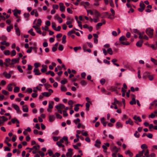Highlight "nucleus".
Segmentation results:
<instances>
[{"instance_id":"ea45409f","label":"nucleus","mask_w":157,"mask_h":157,"mask_svg":"<svg viewBox=\"0 0 157 157\" xmlns=\"http://www.w3.org/2000/svg\"><path fill=\"white\" fill-rule=\"evenodd\" d=\"M61 90L62 91L66 92L67 90V89L63 85H62L61 86Z\"/></svg>"},{"instance_id":"f03ea898","label":"nucleus","mask_w":157,"mask_h":157,"mask_svg":"<svg viewBox=\"0 0 157 157\" xmlns=\"http://www.w3.org/2000/svg\"><path fill=\"white\" fill-rule=\"evenodd\" d=\"M153 29L148 28L146 29V32L150 37H151L153 35Z\"/></svg>"},{"instance_id":"8fccbe9b","label":"nucleus","mask_w":157,"mask_h":157,"mask_svg":"<svg viewBox=\"0 0 157 157\" xmlns=\"http://www.w3.org/2000/svg\"><path fill=\"white\" fill-rule=\"evenodd\" d=\"M66 36L65 35H64L63 36V37L62 38V42L63 43H65L66 42Z\"/></svg>"},{"instance_id":"4c0bfd02","label":"nucleus","mask_w":157,"mask_h":157,"mask_svg":"<svg viewBox=\"0 0 157 157\" xmlns=\"http://www.w3.org/2000/svg\"><path fill=\"white\" fill-rule=\"evenodd\" d=\"M13 28V26L12 25H10L9 26H7V30L8 32H10L11 29Z\"/></svg>"},{"instance_id":"f704fd0d","label":"nucleus","mask_w":157,"mask_h":157,"mask_svg":"<svg viewBox=\"0 0 157 157\" xmlns=\"http://www.w3.org/2000/svg\"><path fill=\"white\" fill-rule=\"evenodd\" d=\"M42 94L44 96L46 97H49L50 95V94H49L47 92H44L42 93Z\"/></svg>"},{"instance_id":"4d7b16f0","label":"nucleus","mask_w":157,"mask_h":157,"mask_svg":"<svg viewBox=\"0 0 157 157\" xmlns=\"http://www.w3.org/2000/svg\"><path fill=\"white\" fill-rule=\"evenodd\" d=\"M77 23L78 24V26L80 27L81 29H82V22L81 21H77Z\"/></svg>"},{"instance_id":"0e129e2a","label":"nucleus","mask_w":157,"mask_h":157,"mask_svg":"<svg viewBox=\"0 0 157 157\" xmlns=\"http://www.w3.org/2000/svg\"><path fill=\"white\" fill-rule=\"evenodd\" d=\"M11 77V75H10V74H6L5 75V77L7 78H10Z\"/></svg>"},{"instance_id":"58836bf2","label":"nucleus","mask_w":157,"mask_h":157,"mask_svg":"<svg viewBox=\"0 0 157 157\" xmlns=\"http://www.w3.org/2000/svg\"><path fill=\"white\" fill-rule=\"evenodd\" d=\"M57 145L59 147H64V145L63 144L61 143L59 141H58L56 143Z\"/></svg>"},{"instance_id":"393cba45","label":"nucleus","mask_w":157,"mask_h":157,"mask_svg":"<svg viewBox=\"0 0 157 157\" xmlns=\"http://www.w3.org/2000/svg\"><path fill=\"white\" fill-rule=\"evenodd\" d=\"M133 119L135 121H138L139 122H141V120L139 117H137L136 116H134L133 117Z\"/></svg>"},{"instance_id":"052dcab7","label":"nucleus","mask_w":157,"mask_h":157,"mask_svg":"<svg viewBox=\"0 0 157 157\" xmlns=\"http://www.w3.org/2000/svg\"><path fill=\"white\" fill-rule=\"evenodd\" d=\"M67 81L66 79H64L63 80L61 81V83L63 84H64L67 82Z\"/></svg>"},{"instance_id":"c85d7f7f","label":"nucleus","mask_w":157,"mask_h":157,"mask_svg":"<svg viewBox=\"0 0 157 157\" xmlns=\"http://www.w3.org/2000/svg\"><path fill=\"white\" fill-rule=\"evenodd\" d=\"M151 105L152 106H157V100H155L151 104Z\"/></svg>"},{"instance_id":"7ed1b4c3","label":"nucleus","mask_w":157,"mask_h":157,"mask_svg":"<svg viewBox=\"0 0 157 157\" xmlns=\"http://www.w3.org/2000/svg\"><path fill=\"white\" fill-rule=\"evenodd\" d=\"M8 120V119L6 118L4 116H1L0 119V124L3 125L4 122Z\"/></svg>"},{"instance_id":"ddd939ff","label":"nucleus","mask_w":157,"mask_h":157,"mask_svg":"<svg viewBox=\"0 0 157 157\" xmlns=\"http://www.w3.org/2000/svg\"><path fill=\"white\" fill-rule=\"evenodd\" d=\"M49 119L50 122H52L55 119V117L53 115H49Z\"/></svg>"},{"instance_id":"412c9836","label":"nucleus","mask_w":157,"mask_h":157,"mask_svg":"<svg viewBox=\"0 0 157 157\" xmlns=\"http://www.w3.org/2000/svg\"><path fill=\"white\" fill-rule=\"evenodd\" d=\"M101 144V142L98 140H97L96 141L95 143L94 144V146L95 147H99Z\"/></svg>"},{"instance_id":"3c124183","label":"nucleus","mask_w":157,"mask_h":157,"mask_svg":"<svg viewBox=\"0 0 157 157\" xmlns=\"http://www.w3.org/2000/svg\"><path fill=\"white\" fill-rule=\"evenodd\" d=\"M102 147L103 149V151L104 152H107V147L105 145H103L102 146Z\"/></svg>"},{"instance_id":"dca6fc26","label":"nucleus","mask_w":157,"mask_h":157,"mask_svg":"<svg viewBox=\"0 0 157 157\" xmlns=\"http://www.w3.org/2000/svg\"><path fill=\"white\" fill-rule=\"evenodd\" d=\"M143 42L142 40H140L137 42L136 44L137 46L138 47H141L142 46Z\"/></svg>"},{"instance_id":"20e7f679","label":"nucleus","mask_w":157,"mask_h":157,"mask_svg":"<svg viewBox=\"0 0 157 157\" xmlns=\"http://www.w3.org/2000/svg\"><path fill=\"white\" fill-rule=\"evenodd\" d=\"M11 60L10 58H7L5 59V62H4V65L6 67H8L10 65Z\"/></svg>"},{"instance_id":"c03bdc74","label":"nucleus","mask_w":157,"mask_h":157,"mask_svg":"<svg viewBox=\"0 0 157 157\" xmlns=\"http://www.w3.org/2000/svg\"><path fill=\"white\" fill-rule=\"evenodd\" d=\"M127 40V39L124 36H122L119 38V40L121 41L123 40Z\"/></svg>"},{"instance_id":"72a5a7b5","label":"nucleus","mask_w":157,"mask_h":157,"mask_svg":"<svg viewBox=\"0 0 157 157\" xmlns=\"http://www.w3.org/2000/svg\"><path fill=\"white\" fill-rule=\"evenodd\" d=\"M33 29H31L28 31V32L32 36H34L35 35V33L33 32Z\"/></svg>"},{"instance_id":"864d4df0","label":"nucleus","mask_w":157,"mask_h":157,"mask_svg":"<svg viewBox=\"0 0 157 157\" xmlns=\"http://www.w3.org/2000/svg\"><path fill=\"white\" fill-rule=\"evenodd\" d=\"M141 148L143 150L144 148L147 149V146L146 144H144L141 145Z\"/></svg>"},{"instance_id":"6e6552de","label":"nucleus","mask_w":157,"mask_h":157,"mask_svg":"<svg viewBox=\"0 0 157 157\" xmlns=\"http://www.w3.org/2000/svg\"><path fill=\"white\" fill-rule=\"evenodd\" d=\"M83 27L85 29H88L90 32L93 29V27L92 26H89V25L86 24L84 25H83Z\"/></svg>"},{"instance_id":"cd10ccee","label":"nucleus","mask_w":157,"mask_h":157,"mask_svg":"<svg viewBox=\"0 0 157 157\" xmlns=\"http://www.w3.org/2000/svg\"><path fill=\"white\" fill-rule=\"evenodd\" d=\"M125 153L126 155H128L132 157L133 154L129 150H127L125 152Z\"/></svg>"},{"instance_id":"bf43d9fd","label":"nucleus","mask_w":157,"mask_h":157,"mask_svg":"<svg viewBox=\"0 0 157 157\" xmlns=\"http://www.w3.org/2000/svg\"><path fill=\"white\" fill-rule=\"evenodd\" d=\"M100 82L101 85H103L105 82V80L104 78H102L100 80Z\"/></svg>"},{"instance_id":"a878e982","label":"nucleus","mask_w":157,"mask_h":157,"mask_svg":"<svg viewBox=\"0 0 157 157\" xmlns=\"http://www.w3.org/2000/svg\"><path fill=\"white\" fill-rule=\"evenodd\" d=\"M101 123L103 124L104 126H105L106 125L107 122L105 121V118L104 117H102L101 119Z\"/></svg>"},{"instance_id":"13d9d810","label":"nucleus","mask_w":157,"mask_h":157,"mask_svg":"<svg viewBox=\"0 0 157 157\" xmlns=\"http://www.w3.org/2000/svg\"><path fill=\"white\" fill-rule=\"evenodd\" d=\"M40 64L39 63H36L34 64V66L35 67V68H38L39 67V66L40 65Z\"/></svg>"},{"instance_id":"2eb2a0df","label":"nucleus","mask_w":157,"mask_h":157,"mask_svg":"<svg viewBox=\"0 0 157 157\" xmlns=\"http://www.w3.org/2000/svg\"><path fill=\"white\" fill-rule=\"evenodd\" d=\"M144 155L143 156V157H150L149 155V150L148 149H146L144 151Z\"/></svg>"},{"instance_id":"6e6d98bb","label":"nucleus","mask_w":157,"mask_h":157,"mask_svg":"<svg viewBox=\"0 0 157 157\" xmlns=\"http://www.w3.org/2000/svg\"><path fill=\"white\" fill-rule=\"evenodd\" d=\"M58 49L59 50V51H62L63 49V46L61 44L59 45Z\"/></svg>"},{"instance_id":"473e14b6","label":"nucleus","mask_w":157,"mask_h":157,"mask_svg":"<svg viewBox=\"0 0 157 157\" xmlns=\"http://www.w3.org/2000/svg\"><path fill=\"white\" fill-rule=\"evenodd\" d=\"M106 15H109V17H108V18L111 19H113L114 18V17H112L111 14H108V13L107 12H105L104 13Z\"/></svg>"},{"instance_id":"a211bd4d","label":"nucleus","mask_w":157,"mask_h":157,"mask_svg":"<svg viewBox=\"0 0 157 157\" xmlns=\"http://www.w3.org/2000/svg\"><path fill=\"white\" fill-rule=\"evenodd\" d=\"M42 21L40 19H38L37 20V22L35 26H36L39 27L41 25Z\"/></svg>"},{"instance_id":"5fc2aeb1","label":"nucleus","mask_w":157,"mask_h":157,"mask_svg":"<svg viewBox=\"0 0 157 157\" xmlns=\"http://www.w3.org/2000/svg\"><path fill=\"white\" fill-rule=\"evenodd\" d=\"M87 14L88 15L89 13H90L91 15H93L94 14V11L93 10H87Z\"/></svg>"},{"instance_id":"9d476101","label":"nucleus","mask_w":157,"mask_h":157,"mask_svg":"<svg viewBox=\"0 0 157 157\" xmlns=\"http://www.w3.org/2000/svg\"><path fill=\"white\" fill-rule=\"evenodd\" d=\"M144 151L145 150L143 149L141 151H139V153L136 155V157H141Z\"/></svg>"},{"instance_id":"338daca9","label":"nucleus","mask_w":157,"mask_h":157,"mask_svg":"<svg viewBox=\"0 0 157 157\" xmlns=\"http://www.w3.org/2000/svg\"><path fill=\"white\" fill-rule=\"evenodd\" d=\"M80 83L82 86H85L86 84V82L84 80H82L80 82Z\"/></svg>"},{"instance_id":"79ce46f5","label":"nucleus","mask_w":157,"mask_h":157,"mask_svg":"<svg viewBox=\"0 0 157 157\" xmlns=\"http://www.w3.org/2000/svg\"><path fill=\"white\" fill-rule=\"evenodd\" d=\"M107 52L110 55H112L113 54V51L111 48H109L108 49Z\"/></svg>"},{"instance_id":"aec40b11","label":"nucleus","mask_w":157,"mask_h":157,"mask_svg":"<svg viewBox=\"0 0 157 157\" xmlns=\"http://www.w3.org/2000/svg\"><path fill=\"white\" fill-rule=\"evenodd\" d=\"M33 72H34L35 75H39L41 74V73L40 72L39 70L37 69H34L33 70Z\"/></svg>"},{"instance_id":"de8ad7c7","label":"nucleus","mask_w":157,"mask_h":157,"mask_svg":"<svg viewBox=\"0 0 157 157\" xmlns=\"http://www.w3.org/2000/svg\"><path fill=\"white\" fill-rule=\"evenodd\" d=\"M140 7H142L144 8H145V4L142 1H141L140 2Z\"/></svg>"},{"instance_id":"09e8293b","label":"nucleus","mask_w":157,"mask_h":157,"mask_svg":"<svg viewBox=\"0 0 157 157\" xmlns=\"http://www.w3.org/2000/svg\"><path fill=\"white\" fill-rule=\"evenodd\" d=\"M56 117L57 118L61 119L62 118V117L60 114H58L57 113H55Z\"/></svg>"},{"instance_id":"c756f323","label":"nucleus","mask_w":157,"mask_h":157,"mask_svg":"<svg viewBox=\"0 0 157 157\" xmlns=\"http://www.w3.org/2000/svg\"><path fill=\"white\" fill-rule=\"evenodd\" d=\"M20 91V88L18 86H16L14 89V92L15 93L18 92Z\"/></svg>"},{"instance_id":"680f3d73","label":"nucleus","mask_w":157,"mask_h":157,"mask_svg":"<svg viewBox=\"0 0 157 157\" xmlns=\"http://www.w3.org/2000/svg\"><path fill=\"white\" fill-rule=\"evenodd\" d=\"M52 28L54 30H56V23L54 22H53L52 23Z\"/></svg>"},{"instance_id":"603ef678","label":"nucleus","mask_w":157,"mask_h":157,"mask_svg":"<svg viewBox=\"0 0 157 157\" xmlns=\"http://www.w3.org/2000/svg\"><path fill=\"white\" fill-rule=\"evenodd\" d=\"M4 54L6 55H9L10 54V52L9 50H6L4 51Z\"/></svg>"},{"instance_id":"774afa93","label":"nucleus","mask_w":157,"mask_h":157,"mask_svg":"<svg viewBox=\"0 0 157 157\" xmlns=\"http://www.w3.org/2000/svg\"><path fill=\"white\" fill-rule=\"evenodd\" d=\"M7 39V37L5 35H2L1 37V40H6Z\"/></svg>"},{"instance_id":"a18cd8bd","label":"nucleus","mask_w":157,"mask_h":157,"mask_svg":"<svg viewBox=\"0 0 157 157\" xmlns=\"http://www.w3.org/2000/svg\"><path fill=\"white\" fill-rule=\"evenodd\" d=\"M86 111H88L89 110V107L90 106V105L89 103H86Z\"/></svg>"},{"instance_id":"5701e85b","label":"nucleus","mask_w":157,"mask_h":157,"mask_svg":"<svg viewBox=\"0 0 157 157\" xmlns=\"http://www.w3.org/2000/svg\"><path fill=\"white\" fill-rule=\"evenodd\" d=\"M150 75V73L148 72H146L143 74V78H145L147 77H148V75Z\"/></svg>"},{"instance_id":"e433bc0d","label":"nucleus","mask_w":157,"mask_h":157,"mask_svg":"<svg viewBox=\"0 0 157 157\" xmlns=\"http://www.w3.org/2000/svg\"><path fill=\"white\" fill-rule=\"evenodd\" d=\"M44 85L45 86V88L46 90H48V88L52 87V86L51 85L47 83H45Z\"/></svg>"},{"instance_id":"6ab92c4d","label":"nucleus","mask_w":157,"mask_h":157,"mask_svg":"<svg viewBox=\"0 0 157 157\" xmlns=\"http://www.w3.org/2000/svg\"><path fill=\"white\" fill-rule=\"evenodd\" d=\"M54 104V102L52 101H50L49 102V105H48V108L51 109L53 108V106Z\"/></svg>"},{"instance_id":"c9c22d12","label":"nucleus","mask_w":157,"mask_h":157,"mask_svg":"<svg viewBox=\"0 0 157 157\" xmlns=\"http://www.w3.org/2000/svg\"><path fill=\"white\" fill-rule=\"evenodd\" d=\"M119 101L117 100L115 98H114V102L112 104L114 105H117V104H119Z\"/></svg>"},{"instance_id":"69168bd1","label":"nucleus","mask_w":157,"mask_h":157,"mask_svg":"<svg viewBox=\"0 0 157 157\" xmlns=\"http://www.w3.org/2000/svg\"><path fill=\"white\" fill-rule=\"evenodd\" d=\"M134 136L136 138H139L140 136V134L137 131H136L134 134Z\"/></svg>"},{"instance_id":"b1692460","label":"nucleus","mask_w":157,"mask_h":157,"mask_svg":"<svg viewBox=\"0 0 157 157\" xmlns=\"http://www.w3.org/2000/svg\"><path fill=\"white\" fill-rule=\"evenodd\" d=\"M11 121L13 123H16L17 124H19V122L18 121V120H17L16 118H13L11 120Z\"/></svg>"},{"instance_id":"7c9ffc66","label":"nucleus","mask_w":157,"mask_h":157,"mask_svg":"<svg viewBox=\"0 0 157 157\" xmlns=\"http://www.w3.org/2000/svg\"><path fill=\"white\" fill-rule=\"evenodd\" d=\"M15 30L17 35L18 36H19L20 35V32L19 28H16Z\"/></svg>"},{"instance_id":"39448f33","label":"nucleus","mask_w":157,"mask_h":157,"mask_svg":"<svg viewBox=\"0 0 157 157\" xmlns=\"http://www.w3.org/2000/svg\"><path fill=\"white\" fill-rule=\"evenodd\" d=\"M19 58H14L11 60V62L10 64V65H12L16 63H18L19 62Z\"/></svg>"},{"instance_id":"4468645a","label":"nucleus","mask_w":157,"mask_h":157,"mask_svg":"<svg viewBox=\"0 0 157 157\" xmlns=\"http://www.w3.org/2000/svg\"><path fill=\"white\" fill-rule=\"evenodd\" d=\"M12 106L17 112H19L20 108L17 105L13 104L12 105Z\"/></svg>"},{"instance_id":"423d86ee","label":"nucleus","mask_w":157,"mask_h":157,"mask_svg":"<svg viewBox=\"0 0 157 157\" xmlns=\"http://www.w3.org/2000/svg\"><path fill=\"white\" fill-rule=\"evenodd\" d=\"M12 85L15 86V85L14 83L9 84L7 86V88L9 91H12L13 90V87L11 86Z\"/></svg>"},{"instance_id":"e2e57ef3","label":"nucleus","mask_w":157,"mask_h":157,"mask_svg":"<svg viewBox=\"0 0 157 157\" xmlns=\"http://www.w3.org/2000/svg\"><path fill=\"white\" fill-rule=\"evenodd\" d=\"M29 13H25L24 14V16L25 18H28L29 16Z\"/></svg>"},{"instance_id":"1a4fd4ad","label":"nucleus","mask_w":157,"mask_h":157,"mask_svg":"<svg viewBox=\"0 0 157 157\" xmlns=\"http://www.w3.org/2000/svg\"><path fill=\"white\" fill-rule=\"evenodd\" d=\"M42 68L41 70V71L43 73H44L47 71V66L46 65H42Z\"/></svg>"},{"instance_id":"f3484780","label":"nucleus","mask_w":157,"mask_h":157,"mask_svg":"<svg viewBox=\"0 0 157 157\" xmlns=\"http://www.w3.org/2000/svg\"><path fill=\"white\" fill-rule=\"evenodd\" d=\"M22 110L24 112H27L28 111V108L27 105H25L22 106Z\"/></svg>"},{"instance_id":"37998d69","label":"nucleus","mask_w":157,"mask_h":157,"mask_svg":"<svg viewBox=\"0 0 157 157\" xmlns=\"http://www.w3.org/2000/svg\"><path fill=\"white\" fill-rule=\"evenodd\" d=\"M151 61L152 62H153L155 65H157V60L155 59L152 58H151Z\"/></svg>"},{"instance_id":"49530a36","label":"nucleus","mask_w":157,"mask_h":157,"mask_svg":"<svg viewBox=\"0 0 157 157\" xmlns=\"http://www.w3.org/2000/svg\"><path fill=\"white\" fill-rule=\"evenodd\" d=\"M2 93L6 95H8L9 94V93L7 91L5 90H2Z\"/></svg>"},{"instance_id":"f257e3e1","label":"nucleus","mask_w":157,"mask_h":157,"mask_svg":"<svg viewBox=\"0 0 157 157\" xmlns=\"http://www.w3.org/2000/svg\"><path fill=\"white\" fill-rule=\"evenodd\" d=\"M55 108L57 110L58 113L62 114L63 111L62 110L65 108V106L63 104H59L56 105Z\"/></svg>"},{"instance_id":"4be33fe9","label":"nucleus","mask_w":157,"mask_h":157,"mask_svg":"<svg viewBox=\"0 0 157 157\" xmlns=\"http://www.w3.org/2000/svg\"><path fill=\"white\" fill-rule=\"evenodd\" d=\"M126 124H129L131 125H133V122L130 118H129L128 121H126Z\"/></svg>"},{"instance_id":"a19ab883","label":"nucleus","mask_w":157,"mask_h":157,"mask_svg":"<svg viewBox=\"0 0 157 157\" xmlns=\"http://www.w3.org/2000/svg\"><path fill=\"white\" fill-rule=\"evenodd\" d=\"M75 33V31L73 30H71V31H69L68 33H67V35L68 36H71V34L73 33Z\"/></svg>"},{"instance_id":"0eeeda50","label":"nucleus","mask_w":157,"mask_h":157,"mask_svg":"<svg viewBox=\"0 0 157 157\" xmlns=\"http://www.w3.org/2000/svg\"><path fill=\"white\" fill-rule=\"evenodd\" d=\"M111 150L113 153H116V154L119 151V149L116 146H113V147L111 149Z\"/></svg>"},{"instance_id":"2f4dec72","label":"nucleus","mask_w":157,"mask_h":157,"mask_svg":"<svg viewBox=\"0 0 157 157\" xmlns=\"http://www.w3.org/2000/svg\"><path fill=\"white\" fill-rule=\"evenodd\" d=\"M136 99L134 98H133L132 99V100L130 102V104L131 105H132L134 104H136Z\"/></svg>"},{"instance_id":"bb28decb","label":"nucleus","mask_w":157,"mask_h":157,"mask_svg":"<svg viewBox=\"0 0 157 157\" xmlns=\"http://www.w3.org/2000/svg\"><path fill=\"white\" fill-rule=\"evenodd\" d=\"M116 125V127L117 128H122L123 127L122 124L120 122H117Z\"/></svg>"},{"instance_id":"f8f14e48","label":"nucleus","mask_w":157,"mask_h":157,"mask_svg":"<svg viewBox=\"0 0 157 157\" xmlns=\"http://www.w3.org/2000/svg\"><path fill=\"white\" fill-rule=\"evenodd\" d=\"M93 11H94V13L95 14L96 17H97V18H98V17L100 16V13L96 10L94 9L93 10Z\"/></svg>"},{"instance_id":"9b49d317","label":"nucleus","mask_w":157,"mask_h":157,"mask_svg":"<svg viewBox=\"0 0 157 157\" xmlns=\"http://www.w3.org/2000/svg\"><path fill=\"white\" fill-rule=\"evenodd\" d=\"M59 6H60V8H59L60 10L61 11H63L64 10L65 8V7L63 5V3H61V2L60 3H59Z\"/></svg>"}]
</instances>
